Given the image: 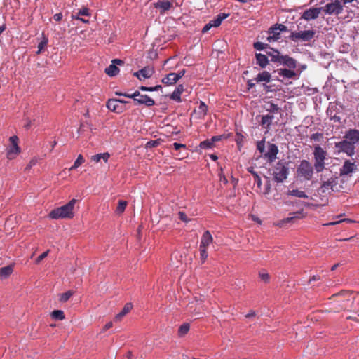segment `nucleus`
I'll return each mask as SVG.
<instances>
[{
    "label": "nucleus",
    "mask_w": 359,
    "mask_h": 359,
    "mask_svg": "<svg viewBox=\"0 0 359 359\" xmlns=\"http://www.w3.org/2000/svg\"><path fill=\"white\" fill-rule=\"evenodd\" d=\"M288 172V168L284 163L279 161L273 169V180L278 183L283 182L287 179Z\"/></svg>",
    "instance_id": "nucleus-4"
},
{
    "label": "nucleus",
    "mask_w": 359,
    "mask_h": 359,
    "mask_svg": "<svg viewBox=\"0 0 359 359\" xmlns=\"http://www.w3.org/2000/svg\"><path fill=\"white\" fill-rule=\"evenodd\" d=\"M286 27L283 24H275V27L270 28V34H273V36L267 37V40L271 41V39L276 40L279 39L280 32L285 30Z\"/></svg>",
    "instance_id": "nucleus-14"
},
{
    "label": "nucleus",
    "mask_w": 359,
    "mask_h": 359,
    "mask_svg": "<svg viewBox=\"0 0 359 359\" xmlns=\"http://www.w3.org/2000/svg\"><path fill=\"white\" fill-rule=\"evenodd\" d=\"M141 95H142L140 93V92L136 90L133 94H131V98H133V100L135 101V98H138Z\"/></svg>",
    "instance_id": "nucleus-62"
},
{
    "label": "nucleus",
    "mask_w": 359,
    "mask_h": 359,
    "mask_svg": "<svg viewBox=\"0 0 359 359\" xmlns=\"http://www.w3.org/2000/svg\"><path fill=\"white\" fill-rule=\"evenodd\" d=\"M133 308V305L131 303H127L125 304L123 309L115 316V320L116 321H119L121 318L128 313Z\"/></svg>",
    "instance_id": "nucleus-28"
},
{
    "label": "nucleus",
    "mask_w": 359,
    "mask_h": 359,
    "mask_svg": "<svg viewBox=\"0 0 359 359\" xmlns=\"http://www.w3.org/2000/svg\"><path fill=\"white\" fill-rule=\"evenodd\" d=\"M273 119V115L267 114V115L262 116L261 124H262V126L266 125L269 127L271 124Z\"/></svg>",
    "instance_id": "nucleus-38"
},
{
    "label": "nucleus",
    "mask_w": 359,
    "mask_h": 359,
    "mask_svg": "<svg viewBox=\"0 0 359 359\" xmlns=\"http://www.w3.org/2000/svg\"><path fill=\"white\" fill-rule=\"evenodd\" d=\"M42 39L38 44V50L36 51V54L39 55L41 54L46 48L48 42V37H46L44 34H42Z\"/></svg>",
    "instance_id": "nucleus-33"
},
{
    "label": "nucleus",
    "mask_w": 359,
    "mask_h": 359,
    "mask_svg": "<svg viewBox=\"0 0 359 359\" xmlns=\"http://www.w3.org/2000/svg\"><path fill=\"white\" fill-rule=\"evenodd\" d=\"M13 272V266L8 265L0 268V278L1 280L7 279Z\"/></svg>",
    "instance_id": "nucleus-23"
},
{
    "label": "nucleus",
    "mask_w": 359,
    "mask_h": 359,
    "mask_svg": "<svg viewBox=\"0 0 359 359\" xmlns=\"http://www.w3.org/2000/svg\"><path fill=\"white\" fill-rule=\"evenodd\" d=\"M322 136H323L322 133H313V135H311V139L313 140H318L319 138L321 137Z\"/></svg>",
    "instance_id": "nucleus-58"
},
{
    "label": "nucleus",
    "mask_w": 359,
    "mask_h": 359,
    "mask_svg": "<svg viewBox=\"0 0 359 359\" xmlns=\"http://www.w3.org/2000/svg\"><path fill=\"white\" fill-rule=\"evenodd\" d=\"M109 157H110L109 154L108 152H104L102 154H97L92 156L91 161H93L95 163H98L102 159L105 163H107L108 161Z\"/></svg>",
    "instance_id": "nucleus-32"
},
{
    "label": "nucleus",
    "mask_w": 359,
    "mask_h": 359,
    "mask_svg": "<svg viewBox=\"0 0 359 359\" xmlns=\"http://www.w3.org/2000/svg\"><path fill=\"white\" fill-rule=\"evenodd\" d=\"M160 142H158V140H151V141H149L147 144H146V147L147 148H153V147H157L158 145H159Z\"/></svg>",
    "instance_id": "nucleus-51"
},
{
    "label": "nucleus",
    "mask_w": 359,
    "mask_h": 359,
    "mask_svg": "<svg viewBox=\"0 0 359 359\" xmlns=\"http://www.w3.org/2000/svg\"><path fill=\"white\" fill-rule=\"evenodd\" d=\"M287 194L292 196H295L298 198H307L309 196L306 193L303 191H300L298 189L289 190L287 191Z\"/></svg>",
    "instance_id": "nucleus-35"
},
{
    "label": "nucleus",
    "mask_w": 359,
    "mask_h": 359,
    "mask_svg": "<svg viewBox=\"0 0 359 359\" xmlns=\"http://www.w3.org/2000/svg\"><path fill=\"white\" fill-rule=\"evenodd\" d=\"M177 81V76L175 75V73H170L162 79V82L165 85H173Z\"/></svg>",
    "instance_id": "nucleus-31"
},
{
    "label": "nucleus",
    "mask_w": 359,
    "mask_h": 359,
    "mask_svg": "<svg viewBox=\"0 0 359 359\" xmlns=\"http://www.w3.org/2000/svg\"><path fill=\"white\" fill-rule=\"evenodd\" d=\"M268 105L269 106L266 108V111H269L270 113H278V112H279L280 108H279V107L277 104H274L273 102H268Z\"/></svg>",
    "instance_id": "nucleus-43"
},
{
    "label": "nucleus",
    "mask_w": 359,
    "mask_h": 359,
    "mask_svg": "<svg viewBox=\"0 0 359 359\" xmlns=\"http://www.w3.org/2000/svg\"><path fill=\"white\" fill-rule=\"evenodd\" d=\"M207 249L208 248H202L199 246L200 259L203 264L205 262L208 256Z\"/></svg>",
    "instance_id": "nucleus-45"
},
{
    "label": "nucleus",
    "mask_w": 359,
    "mask_h": 359,
    "mask_svg": "<svg viewBox=\"0 0 359 359\" xmlns=\"http://www.w3.org/2000/svg\"><path fill=\"white\" fill-rule=\"evenodd\" d=\"M84 162V158L81 154H79L74 161L73 165L69 168V170H73L76 169L79 166H80Z\"/></svg>",
    "instance_id": "nucleus-40"
},
{
    "label": "nucleus",
    "mask_w": 359,
    "mask_h": 359,
    "mask_svg": "<svg viewBox=\"0 0 359 359\" xmlns=\"http://www.w3.org/2000/svg\"><path fill=\"white\" fill-rule=\"evenodd\" d=\"M172 147L175 149V150H176V151H178L180 149H186L185 144L177 143V142L173 143Z\"/></svg>",
    "instance_id": "nucleus-57"
},
{
    "label": "nucleus",
    "mask_w": 359,
    "mask_h": 359,
    "mask_svg": "<svg viewBox=\"0 0 359 359\" xmlns=\"http://www.w3.org/2000/svg\"><path fill=\"white\" fill-rule=\"evenodd\" d=\"M74 292L72 290H69L63 294H61V297L60 298V301L62 302H67L69 298L73 295Z\"/></svg>",
    "instance_id": "nucleus-47"
},
{
    "label": "nucleus",
    "mask_w": 359,
    "mask_h": 359,
    "mask_svg": "<svg viewBox=\"0 0 359 359\" xmlns=\"http://www.w3.org/2000/svg\"><path fill=\"white\" fill-rule=\"evenodd\" d=\"M186 72L185 69L180 70L178 73H175V75L177 76L178 81L184 75Z\"/></svg>",
    "instance_id": "nucleus-61"
},
{
    "label": "nucleus",
    "mask_w": 359,
    "mask_h": 359,
    "mask_svg": "<svg viewBox=\"0 0 359 359\" xmlns=\"http://www.w3.org/2000/svg\"><path fill=\"white\" fill-rule=\"evenodd\" d=\"M322 12L323 7L310 8L302 13L301 19L306 21L313 20L316 19Z\"/></svg>",
    "instance_id": "nucleus-9"
},
{
    "label": "nucleus",
    "mask_w": 359,
    "mask_h": 359,
    "mask_svg": "<svg viewBox=\"0 0 359 359\" xmlns=\"http://www.w3.org/2000/svg\"><path fill=\"white\" fill-rule=\"evenodd\" d=\"M248 171L250 173H251V175L253 176L255 184H257L258 188H261L262 180H261V177H259V175H258V173L257 172H255L253 168H252V167L248 168Z\"/></svg>",
    "instance_id": "nucleus-34"
},
{
    "label": "nucleus",
    "mask_w": 359,
    "mask_h": 359,
    "mask_svg": "<svg viewBox=\"0 0 359 359\" xmlns=\"http://www.w3.org/2000/svg\"><path fill=\"white\" fill-rule=\"evenodd\" d=\"M297 173L304 180H310L313 175V167L308 161L302 160L297 168Z\"/></svg>",
    "instance_id": "nucleus-3"
},
{
    "label": "nucleus",
    "mask_w": 359,
    "mask_h": 359,
    "mask_svg": "<svg viewBox=\"0 0 359 359\" xmlns=\"http://www.w3.org/2000/svg\"><path fill=\"white\" fill-rule=\"evenodd\" d=\"M257 149L261 153L264 154V149H265V141L264 140H262L261 141L257 142Z\"/></svg>",
    "instance_id": "nucleus-49"
},
{
    "label": "nucleus",
    "mask_w": 359,
    "mask_h": 359,
    "mask_svg": "<svg viewBox=\"0 0 359 359\" xmlns=\"http://www.w3.org/2000/svg\"><path fill=\"white\" fill-rule=\"evenodd\" d=\"M135 104H144L147 107H151L155 104L154 100L147 95H142L138 98H135Z\"/></svg>",
    "instance_id": "nucleus-17"
},
{
    "label": "nucleus",
    "mask_w": 359,
    "mask_h": 359,
    "mask_svg": "<svg viewBox=\"0 0 359 359\" xmlns=\"http://www.w3.org/2000/svg\"><path fill=\"white\" fill-rule=\"evenodd\" d=\"M316 34L314 30H304L299 32H291L289 38L294 42H306L310 41Z\"/></svg>",
    "instance_id": "nucleus-5"
},
{
    "label": "nucleus",
    "mask_w": 359,
    "mask_h": 359,
    "mask_svg": "<svg viewBox=\"0 0 359 359\" xmlns=\"http://www.w3.org/2000/svg\"><path fill=\"white\" fill-rule=\"evenodd\" d=\"M259 276L261 278L262 280L266 283L269 280V275L267 273L265 272H259Z\"/></svg>",
    "instance_id": "nucleus-52"
},
{
    "label": "nucleus",
    "mask_w": 359,
    "mask_h": 359,
    "mask_svg": "<svg viewBox=\"0 0 359 359\" xmlns=\"http://www.w3.org/2000/svg\"><path fill=\"white\" fill-rule=\"evenodd\" d=\"M356 170V165L354 163L351 162L349 160H346L342 167L340 168V175L345 176L348 175Z\"/></svg>",
    "instance_id": "nucleus-13"
},
{
    "label": "nucleus",
    "mask_w": 359,
    "mask_h": 359,
    "mask_svg": "<svg viewBox=\"0 0 359 359\" xmlns=\"http://www.w3.org/2000/svg\"><path fill=\"white\" fill-rule=\"evenodd\" d=\"M344 137L348 142H351L353 145L359 141V130L351 129L346 133Z\"/></svg>",
    "instance_id": "nucleus-18"
},
{
    "label": "nucleus",
    "mask_w": 359,
    "mask_h": 359,
    "mask_svg": "<svg viewBox=\"0 0 359 359\" xmlns=\"http://www.w3.org/2000/svg\"><path fill=\"white\" fill-rule=\"evenodd\" d=\"M90 15H91L90 11L88 8L83 7L76 13V16L72 15V18H73V19L80 20L82 22H89V20H85L82 17L83 16H90Z\"/></svg>",
    "instance_id": "nucleus-20"
},
{
    "label": "nucleus",
    "mask_w": 359,
    "mask_h": 359,
    "mask_svg": "<svg viewBox=\"0 0 359 359\" xmlns=\"http://www.w3.org/2000/svg\"><path fill=\"white\" fill-rule=\"evenodd\" d=\"M214 147L210 139L205 140L201 142L199 144V147L202 149H208Z\"/></svg>",
    "instance_id": "nucleus-41"
},
{
    "label": "nucleus",
    "mask_w": 359,
    "mask_h": 359,
    "mask_svg": "<svg viewBox=\"0 0 359 359\" xmlns=\"http://www.w3.org/2000/svg\"><path fill=\"white\" fill-rule=\"evenodd\" d=\"M337 184V182L335 179L331 178L327 181H325L322 183L320 189L323 193L326 192V191L330 189H333V187Z\"/></svg>",
    "instance_id": "nucleus-30"
},
{
    "label": "nucleus",
    "mask_w": 359,
    "mask_h": 359,
    "mask_svg": "<svg viewBox=\"0 0 359 359\" xmlns=\"http://www.w3.org/2000/svg\"><path fill=\"white\" fill-rule=\"evenodd\" d=\"M271 75L269 72L266 71H263L261 73H259L257 76L254 79V80L257 82H266L269 83L271 81Z\"/></svg>",
    "instance_id": "nucleus-27"
},
{
    "label": "nucleus",
    "mask_w": 359,
    "mask_h": 359,
    "mask_svg": "<svg viewBox=\"0 0 359 359\" xmlns=\"http://www.w3.org/2000/svg\"><path fill=\"white\" fill-rule=\"evenodd\" d=\"M266 56L271 57V61L278 64L282 55L280 54V52L274 48L269 47L268 50H266Z\"/></svg>",
    "instance_id": "nucleus-19"
},
{
    "label": "nucleus",
    "mask_w": 359,
    "mask_h": 359,
    "mask_svg": "<svg viewBox=\"0 0 359 359\" xmlns=\"http://www.w3.org/2000/svg\"><path fill=\"white\" fill-rule=\"evenodd\" d=\"M278 65H283L290 69H294L297 67V61L294 58L286 55L281 56Z\"/></svg>",
    "instance_id": "nucleus-16"
},
{
    "label": "nucleus",
    "mask_w": 359,
    "mask_h": 359,
    "mask_svg": "<svg viewBox=\"0 0 359 359\" xmlns=\"http://www.w3.org/2000/svg\"><path fill=\"white\" fill-rule=\"evenodd\" d=\"M267 148L268 150L263 154V158L268 162L273 163L277 158L278 148L275 144L271 142H268Z\"/></svg>",
    "instance_id": "nucleus-8"
},
{
    "label": "nucleus",
    "mask_w": 359,
    "mask_h": 359,
    "mask_svg": "<svg viewBox=\"0 0 359 359\" xmlns=\"http://www.w3.org/2000/svg\"><path fill=\"white\" fill-rule=\"evenodd\" d=\"M253 47L257 50H266L269 48L268 44L264 43L259 42V41L254 43Z\"/></svg>",
    "instance_id": "nucleus-44"
},
{
    "label": "nucleus",
    "mask_w": 359,
    "mask_h": 359,
    "mask_svg": "<svg viewBox=\"0 0 359 359\" xmlns=\"http://www.w3.org/2000/svg\"><path fill=\"white\" fill-rule=\"evenodd\" d=\"M199 109L203 113L205 114L208 110V107L203 102H201L199 106Z\"/></svg>",
    "instance_id": "nucleus-59"
},
{
    "label": "nucleus",
    "mask_w": 359,
    "mask_h": 359,
    "mask_svg": "<svg viewBox=\"0 0 359 359\" xmlns=\"http://www.w3.org/2000/svg\"><path fill=\"white\" fill-rule=\"evenodd\" d=\"M213 241L212 236L209 231H205L201 240L200 247L208 248Z\"/></svg>",
    "instance_id": "nucleus-21"
},
{
    "label": "nucleus",
    "mask_w": 359,
    "mask_h": 359,
    "mask_svg": "<svg viewBox=\"0 0 359 359\" xmlns=\"http://www.w3.org/2000/svg\"><path fill=\"white\" fill-rule=\"evenodd\" d=\"M78 202V200L76 199H72L69 202H68L67 204L55 208L53 210H51L49 213V217L51 219H71L74 217V208L75 204Z\"/></svg>",
    "instance_id": "nucleus-1"
},
{
    "label": "nucleus",
    "mask_w": 359,
    "mask_h": 359,
    "mask_svg": "<svg viewBox=\"0 0 359 359\" xmlns=\"http://www.w3.org/2000/svg\"><path fill=\"white\" fill-rule=\"evenodd\" d=\"M161 88H162V86L161 85H157L154 87H147V86H142L140 87V89L142 91H150V92L156 91Z\"/></svg>",
    "instance_id": "nucleus-48"
},
{
    "label": "nucleus",
    "mask_w": 359,
    "mask_h": 359,
    "mask_svg": "<svg viewBox=\"0 0 359 359\" xmlns=\"http://www.w3.org/2000/svg\"><path fill=\"white\" fill-rule=\"evenodd\" d=\"M127 204L128 203L126 201H119L116 209V212L119 215L122 214L125 211Z\"/></svg>",
    "instance_id": "nucleus-37"
},
{
    "label": "nucleus",
    "mask_w": 359,
    "mask_h": 359,
    "mask_svg": "<svg viewBox=\"0 0 359 359\" xmlns=\"http://www.w3.org/2000/svg\"><path fill=\"white\" fill-rule=\"evenodd\" d=\"M48 252L49 250H47L43 252L41 255H39L36 259V263L39 264L44 258H46L48 256Z\"/></svg>",
    "instance_id": "nucleus-54"
},
{
    "label": "nucleus",
    "mask_w": 359,
    "mask_h": 359,
    "mask_svg": "<svg viewBox=\"0 0 359 359\" xmlns=\"http://www.w3.org/2000/svg\"><path fill=\"white\" fill-rule=\"evenodd\" d=\"M229 15V13H220L216 16V18L213 20H211L210 22H222Z\"/></svg>",
    "instance_id": "nucleus-46"
},
{
    "label": "nucleus",
    "mask_w": 359,
    "mask_h": 359,
    "mask_svg": "<svg viewBox=\"0 0 359 359\" xmlns=\"http://www.w3.org/2000/svg\"><path fill=\"white\" fill-rule=\"evenodd\" d=\"M342 11V6L339 1L336 0L334 2L326 4V6L323 8V11L325 12L328 14H338Z\"/></svg>",
    "instance_id": "nucleus-11"
},
{
    "label": "nucleus",
    "mask_w": 359,
    "mask_h": 359,
    "mask_svg": "<svg viewBox=\"0 0 359 359\" xmlns=\"http://www.w3.org/2000/svg\"><path fill=\"white\" fill-rule=\"evenodd\" d=\"M179 218L184 222H188L189 219H188L187 215L184 212H179L178 213Z\"/></svg>",
    "instance_id": "nucleus-56"
},
{
    "label": "nucleus",
    "mask_w": 359,
    "mask_h": 359,
    "mask_svg": "<svg viewBox=\"0 0 359 359\" xmlns=\"http://www.w3.org/2000/svg\"><path fill=\"white\" fill-rule=\"evenodd\" d=\"M124 64V61L120 59H114L111 60V65L107 67L104 72L111 77L115 76L119 73V69L118 65L122 66Z\"/></svg>",
    "instance_id": "nucleus-10"
},
{
    "label": "nucleus",
    "mask_w": 359,
    "mask_h": 359,
    "mask_svg": "<svg viewBox=\"0 0 359 359\" xmlns=\"http://www.w3.org/2000/svg\"><path fill=\"white\" fill-rule=\"evenodd\" d=\"M11 145L6 149V157L9 160H13L21 152V149L18 146V137L16 135L10 137Z\"/></svg>",
    "instance_id": "nucleus-6"
},
{
    "label": "nucleus",
    "mask_w": 359,
    "mask_h": 359,
    "mask_svg": "<svg viewBox=\"0 0 359 359\" xmlns=\"http://www.w3.org/2000/svg\"><path fill=\"white\" fill-rule=\"evenodd\" d=\"M352 294L351 291L349 290H341V292L336 293L332 296V297H349L350 295ZM349 299L346 298L343 302L348 301Z\"/></svg>",
    "instance_id": "nucleus-39"
},
{
    "label": "nucleus",
    "mask_w": 359,
    "mask_h": 359,
    "mask_svg": "<svg viewBox=\"0 0 359 359\" xmlns=\"http://www.w3.org/2000/svg\"><path fill=\"white\" fill-rule=\"evenodd\" d=\"M291 216L284 218L280 221L281 224H284L288 222H294L297 219H300L304 217L302 211H298L297 212L290 214Z\"/></svg>",
    "instance_id": "nucleus-25"
},
{
    "label": "nucleus",
    "mask_w": 359,
    "mask_h": 359,
    "mask_svg": "<svg viewBox=\"0 0 359 359\" xmlns=\"http://www.w3.org/2000/svg\"><path fill=\"white\" fill-rule=\"evenodd\" d=\"M37 163V158H32L29 163L27 165L25 168V170H29L33 166H34Z\"/></svg>",
    "instance_id": "nucleus-53"
},
{
    "label": "nucleus",
    "mask_w": 359,
    "mask_h": 359,
    "mask_svg": "<svg viewBox=\"0 0 359 359\" xmlns=\"http://www.w3.org/2000/svg\"><path fill=\"white\" fill-rule=\"evenodd\" d=\"M53 18L55 21H60L62 18V15L61 13L55 14Z\"/></svg>",
    "instance_id": "nucleus-63"
},
{
    "label": "nucleus",
    "mask_w": 359,
    "mask_h": 359,
    "mask_svg": "<svg viewBox=\"0 0 359 359\" xmlns=\"http://www.w3.org/2000/svg\"><path fill=\"white\" fill-rule=\"evenodd\" d=\"M220 25L221 24H206L205 26L202 29V33H205L208 31H209L211 27H217Z\"/></svg>",
    "instance_id": "nucleus-50"
},
{
    "label": "nucleus",
    "mask_w": 359,
    "mask_h": 359,
    "mask_svg": "<svg viewBox=\"0 0 359 359\" xmlns=\"http://www.w3.org/2000/svg\"><path fill=\"white\" fill-rule=\"evenodd\" d=\"M276 72L279 76L286 79H293L296 76V73L290 69H278Z\"/></svg>",
    "instance_id": "nucleus-26"
},
{
    "label": "nucleus",
    "mask_w": 359,
    "mask_h": 359,
    "mask_svg": "<svg viewBox=\"0 0 359 359\" xmlns=\"http://www.w3.org/2000/svg\"><path fill=\"white\" fill-rule=\"evenodd\" d=\"M153 5L154 8L159 10L161 13H163L170 9L172 6V3L169 0H162L154 3Z\"/></svg>",
    "instance_id": "nucleus-15"
},
{
    "label": "nucleus",
    "mask_w": 359,
    "mask_h": 359,
    "mask_svg": "<svg viewBox=\"0 0 359 359\" xmlns=\"http://www.w3.org/2000/svg\"><path fill=\"white\" fill-rule=\"evenodd\" d=\"M222 137H223V135L213 136L210 140H211L212 144L215 145V142L221 140Z\"/></svg>",
    "instance_id": "nucleus-60"
},
{
    "label": "nucleus",
    "mask_w": 359,
    "mask_h": 359,
    "mask_svg": "<svg viewBox=\"0 0 359 359\" xmlns=\"http://www.w3.org/2000/svg\"><path fill=\"white\" fill-rule=\"evenodd\" d=\"M314 165L313 167L317 172H320L325 169V160L327 158V151L321 147L317 145L313 151Z\"/></svg>",
    "instance_id": "nucleus-2"
},
{
    "label": "nucleus",
    "mask_w": 359,
    "mask_h": 359,
    "mask_svg": "<svg viewBox=\"0 0 359 359\" xmlns=\"http://www.w3.org/2000/svg\"><path fill=\"white\" fill-rule=\"evenodd\" d=\"M154 72L155 71L153 67L147 66L135 72L134 76L140 80H142V79H149L151 77Z\"/></svg>",
    "instance_id": "nucleus-12"
},
{
    "label": "nucleus",
    "mask_w": 359,
    "mask_h": 359,
    "mask_svg": "<svg viewBox=\"0 0 359 359\" xmlns=\"http://www.w3.org/2000/svg\"><path fill=\"white\" fill-rule=\"evenodd\" d=\"M51 316L56 319L62 320L65 318V314L64 312L61 310H55L52 312Z\"/></svg>",
    "instance_id": "nucleus-42"
},
{
    "label": "nucleus",
    "mask_w": 359,
    "mask_h": 359,
    "mask_svg": "<svg viewBox=\"0 0 359 359\" xmlns=\"http://www.w3.org/2000/svg\"><path fill=\"white\" fill-rule=\"evenodd\" d=\"M119 99H109L107 102V107L109 110L116 113L121 111L118 104Z\"/></svg>",
    "instance_id": "nucleus-22"
},
{
    "label": "nucleus",
    "mask_w": 359,
    "mask_h": 359,
    "mask_svg": "<svg viewBox=\"0 0 359 359\" xmlns=\"http://www.w3.org/2000/svg\"><path fill=\"white\" fill-rule=\"evenodd\" d=\"M190 325L189 323L182 324L178 329V335L180 337H184L189 331Z\"/></svg>",
    "instance_id": "nucleus-36"
},
{
    "label": "nucleus",
    "mask_w": 359,
    "mask_h": 359,
    "mask_svg": "<svg viewBox=\"0 0 359 359\" xmlns=\"http://www.w3.org/2000/svg\"><path fill=\"white\" fill-rule=\"evenodd\" d=\"M256 62L260 67L264 68L269 63L268 57L266 55L262 53L255 54Z\"/></svg>",
    "instance_id": "nucleus-24"
},
{
    "label": "nucleus",
    "mask_w": 359,
    "mask_h": 359,
    "mask_svg": "<svg viewBox=\"0 0 359 359\" xmlns=\"http://www.w3.org/2000/svg\"><path fill=\"white\" fill-rule=\"evenodd\" d=\"M184 90V86L182 85H178V86L175 88V90L172 92L170 95V98L173 100H175L178 102H181V94Z\"/></svg>",
    "instance_id": "nucleus-29"
},
{
    "label": "nucleus",
    "mask_w": 359,
    "mask_h": 359,
    "mask_svg": "<svg viewBox=\"0 0 359 359\" xmlns=\"http://www.w3.org/2000/svg\"><path fill=\"white\" fill-rule=\"evenodd\" d=\"M253 80H249L247 83L248 89H251L255 86V83L252 82Z\"/></svg>",
    "instance_id": "nucleus-64"
},
{
    "label": "nucleus",
    "mask_w": 359,
    "mask_h": 359,
    "mask_svg": "<svg viewBox=\"0 0 359 359\" xmlns=\"http://www.w3.org/2000/svg\"><path fill=\"white\" fill-rule=\"evenodd\" d=\"M342 222H351V220L348 219H345L339 220V221H336V222H329V223L325 224L323 225L324 226H334V225L338 224Z\"/></svg>",
    "instance_id": "nucleus-55"
},
{
    "label": "nucleus",
    "mask_w": 359,
    "mask_h": 359,
    "mask_svg": "<svg viewBox=\"0 0 359 359\" xmlns=\"http://www.w3.org/2000/svg\"><path fill=\"white\" fill-rule=\"evenodd\" d=\"M335 147L339 149V151L344 152L348 156H352L355 153L354 145L346 140L335 143Z\"/></svg>",
    "instance_id": "nucleus-7"
}]
</instances>
